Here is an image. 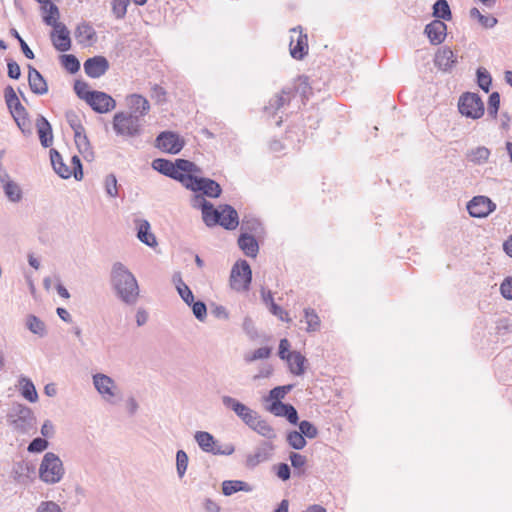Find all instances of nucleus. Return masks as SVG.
<instances>
[{"label": "nucleus", "instance_id": "nucleus-15", "mask_svg": "<svg viewBox=\"0 0 512 512\" xmlns=\"http://www.w3.org/2000/svg\"><path fill=\"white\" fill-rule=\"evenodd\" d=\"M95 112L103 114L115 108V100L105 92L93 91L86 102Z\"/></svg>", "mask_w": 512, "mask_h": 512}, {"label": "nucleus", "instance_id": "nucleus-58", "mask_svg": "<svg viewBox=\"0 0 512 512\" xmlns=\"http://www.w3.org/2000/svg\"><path fill=\"white\" fill-rule=\"evenodd\" d=\"M189 306L192 308V312L197 320L203 322L206 319L207 307L203 301L194 300Z\"/></svg>", "mask_w": 512, "mask_h": 512}, {"label": "nucleus", "instance_id": "nucleus-28", "mask_svg": "<svg viewBox=\"0 0 512 512\" xmlns=\"http://www.w3.org/2000/svg\"><path fill=\"white\" fill-rule=\"evenodd\" d=\"M239 248L248 257H256L259 251V245L253 235L241 233L238 238Z\"/></svg>", "mask_w": 512, "mask_h": 512}, {"label": "nucleus", "instance_id": "nucleus-25", "mask_svg": "<svg viewBox=\"0 0 512 512\" xmlns=\"http://www.w3.org/2000/svg\"><path fill=\"white\" fill-rule=\"evenodd\" d=\"M457 59L454 52L448 48L444 47L439 49L435 54V65L443 71L450 70L456 63Z\"/></svg>", "mask_w": 512, "mask_h": 512}, {"label": "nucleus", "instance_id": "nucleus-13", "mask_svg": "<svg viewBox=\"0 0 512 512\" xmlns=\"http://www.w3.org/2000/svg\"><path fill=\"white\" fill-rule=\"evenodd\" d=\"M290 54L294 59L301 60L308 53L307 35L302 33L300 27L290 30Z\"/></svg>", "mask_w": 512, "mask_h": 512}, {"label": "nucleus", "instance_id": "nucleus-60", "mask_svg": "<svg viewBox=\"0 0 512 512\" xmlns=\"http://www.w3.org/2000/svg\"><path fill=\"white\" fill-rule=\"evenodd\" d=\"M499 106H500L499 93L498 92L491 93L489 96V99H488V114L491 117L496 118L497 114H498Z\"/></svg>", "mask_w": 512, "mask_h": 512}, {"label": "nucleus", "instance_id": "nucleus-41", "mask_svg": "<svg viewBox=\"0 0 512 512\" xmlns=\"http://www.w3.org/2000/svg\"><path fill=\"white\" fill-rule=\"evenodd\" d=\"M191 204L194 208L201 209L203 221H205L206 218L209 217V214L212 213V210L214 208V205L211 202L207 201L202 193L195 194L192 197Z\"/></svg>", "mask_w": 512, "mask_h": 512}, {"label": "nucleus", "instance_id": "nucleus-44", "mask_svg": "<svg viewBox=\"0 0 512 512\" xmlns=\"http://www.w3.org/2000/svg\"><path fill=\"white\" fill-rule=\"evenodd\" d=\"M3 190L9 201L13 203H18L22 199V190L20 186L14 181L5 183Z\"/></svg>", "mask_w": 512, "mask_h": 512}, {"label": "nucleus", "instance_id": "nucleus-30", "mask_svg": "<svg viewBox=\"0 0 512 512\" xmlns=\"http://www.w3.org/2000/svg\"><path fill=\"white\" fill-rule=\"evenodd\" d=\"M50 160L54 171L64 179L72 175V170L63 162L61 154L55 150H50Z\"/></svg>", "mask_w": 512, "mask_h": 512}, {"label": "nucleus", "instance_id": "nucleus-23", "mask_svg": "<svg viewBox=\"0 0 512 512\" xmlns=\"http://www.w3.org/2000/svg\"><path fill=\"white\" fill-rule=\"evenodd\" d=\"M75 38L83 46H91L97 41V34L88 22L80 23L75 29Z\"/></svg>", "mask_w": 512, "mask_h": 512}, {"label": "nucleus", "instance_id": "nucleus-29", "mask_svg": "<svg viewBox=\"0 0 512 512\" xmlns=\"http://www.w3.org/2000/svg\"><path fill=\"white\" fill-rule=\"evenodd\" d=\"M13 119L15 120L19 129L23 132L30 131V121L27 117V111L25 107L19 103V105H15L12 109H9Z\"/></svg>", "mask_w": 512, "mask_h": 512}, {"label": "nucleus", "instance_id": "nucleus-22", "mask_svg": "<svg viewBox=\"0 0 512 512\" xmlns=\"http://www.w3.org/2000/svg\"><path fill=\"white\" fill-rule=\"evenodd\" d=\"M28 83L31 91L37 95L48 92V85L41 73L31 65H28Z\"/></svg>", "mask_w": 512, "mask_h": 512}, {"label": "nucleus", "instance_id": "nucleus-7", "mask_svg": "<svg viewBox=\"0 0 512 512\" xmlns=\"http://www.w3.org/2000/svg\"><path fill=\"white\" fill-rule=\"evenodd\" d=\"M252 279V271L246 260L238 261L234 264L230 274L231 288L236 291H246Z\"/></svg>", "mask_w": 512, "mask_h": 512}, {"label": "nucleus", "instance_id": "nucleus-20", "mask_svg": "<svg viewBox=\"0 0 512 512\" xmlns=\"http://www.w3.org/2000/svg\"><path fill=\"white\" fill-rule=\"evenodd\" d=\"M267 410L277 417H285L291 424H297L299 417L295 407L283 402H272Z\"/></svg>", "mask_w": 512, "mask_h": 512}, {"label": "nucleus", "instance_id": "nucleus-11", "mask_svg": "<svg viewBox=\"0 0 512 512\" xmlns=\"http://www.w3.org/2000/svg\"><path fill=\"white\" fill-rule=\"evenodd\" d=\"M221 401L222 404L226 408L231 409L243 421L245 425L248 427L252 426L251 423L258 413L257 411L251 409L247 405L228 395L222 396Z\"/></svg>", "mask_w": 512, "mask_h": 512}, {"label": "nucleus", "instance_id": "nucleus-57", "mask_svg": "<svg viewBox=\"0 0 512 512\" xmlns=\"http://www.w3.org/2000/svg\"><path fill=\"white\" fill-rule=\"evenodd\" d=\"M49 446V442L42 437L34 438L28 445L27 450L30 453H40L46 450Z\"/></svg>", "mask_w": 512, "mask_h": 512}, {"label": "nucleus", "instance_id": "nucleus-31", "mask_svg": "<svg viewBox=\"0 0 512 512\" xmlns=\"http://www.w3.org/2000/svg\"><path fill=\"white\" fill-rule=\"evenodd\" d=\"M290 101V91L283 89L280 94L275 95L269 100L264 110L269 115H275L280 108Z\"/></svg>", "mask_w": 512, "mask_h": 512}, {"label": "nucleus", "instance_id": "nucleus-33", "mask_svg": "<svg viewBox=\"0 0 512 512\" xmlns=\"http://www.w3.org/2000/svg\"><path fill=\"white\" fill-rule=\"evenodd\" d=\"M18 382L21 395L29 402L35 403L38 400V393L33 382L26 376H21Z\"/></svg>", "mask_w": 512, "mask_h": 512}, {"label": "nucleus", "instance_id": "nucleus-34", "mask_svg": "<svg viewBox=\"0 0 512 512\" xmlns=\"http://www.w3.org/2000/svg\"><path fill=\"white\" fill-rule=\"evenodd\" d=\"M74 141L78 151L83 155L85 159L89 160L93 158L92 147L85 133V130L74 133Z\"/></svg>", "mask_w": 512, "mask_h": 512}, {"label": "nucleus", "instance_id": "nucleus-56", "mask_svg": "<svg viewBox=\"0 0 512 512\" xmlns=\"http://www.w3.org/2000/svg\"><path fill=\"white\" fill-rule=\"evenodd\" d=\"M299 431L302 433L304 438L307 437L309 439H313L318 435L317 428L307 420H303L299 423Z\"/></svg>", "mask_w": 512, "mask_h": 512}, {"label": "nucleus", "instance_id": "nucleus-42", "mask_svg": "<svg viewBox=\"0 0 512 512\" xmlns=\"http://www.w3.org/2000/svg\"><path fill=\"white\" fill-rule=\"evenodd\" d=\"M43 11V22L48 26L56 25L57 23H60L58 21L60 17V12L58 7L53 3L50 2L47 4L46 8H41Z\"/></svg>", "mask_w": 512, "mask_h": 512}, {"label": "nucleus", "instance_id": "nucleus-47", "mask_svg": "<svg viewBox=\"0 0 512 512\" xmlns=\"http://www.w3.org/2000/svg\"><path fill=\"white\" fill-rule=\"evenodd\" d=\"M62 66L71 74L76 73L80 69L79 60L72 54H63L60 56Z\"/></svg>", "mask_w": 512, "mask_h": 512}, {"label": "nucleus", "instance_id": "nucleus-51", "mask_svg": "<svg viewBox=\"0 0 512 512\" xmlns=\"http://www.w3.org/2000/svg\"><path fill=\"white\" fill-rule=\"evenodd\" d=\"M65 118L74 133H77L79 131H84L85 128L82 125L81 119L75 111H73V110L67 111L65 113Z\"/></svg>", "mask_w": 512, "mask_h": 512}, {"label": "nucleus", "instance_id": "nucleus-32", "mask_svg": "<svg viewBox=\"0 0 512 512\" xmlns=\"http://www.w3.org/2000/svg\"><path fill=\"white\" fill-rule=\"evenodd\" d=\"M194 439L204 452L214 453L218 441L212 434L206 431H197L194 435Z\"/></svg>", "mask_w": 512, "mask_h": 512}, {"label": "nucleus", "instance_id": "nucleus-64", "mask_svg": "<svg viewBox=\"0 0 512 512\" xmlns=\"http://www.w3.org/2000/svg\"><path fill=\"white\" fill-rule=\"evenodd\" d=\"M501 295L507 299L512 300V277H506L500 285Z\"/></svg>", "mask_w": 512, "mask_h": 512}, {"label": "nucleus", "instance_id": "nucleus-2", "mask_svg": "<svg viewBox=\"0 0 512 512\" xmlns=\"http://www.w3.org/2000/svg\"><path fill=\"white\" fill-rule=\"evenodd\" d=\"M7 422L12 430L20 435H32L37 430V418L33 410L20 403L12 405L7 414Z\"/></svg>", "mask_w": 512, "mask_h": 512}, {"label": "nucleus", "instance_id": "nucleus-49", "mask_svg": "<svg viewBox=\"0 0 512 512\" xmlns=\"http://www.w3.org/2000/svg\"><path fill=\"white\" fill-rule=\"evenodd\" d=\"M271 354V348L261 347L252 352L245 353L244 360L247 363H251L261 359H267Z\"/></svg>", "mask_w": 512, "mask_h": 512}, {"label": "nucleus", "instance_id": "nucleus-14", "mask_svg": "<svg viewBox=\"0 0 512 512\" xmlns=\"http://www.w3.org/2000/svg\"><path fill=\"white\" fill-rule=\"evenodd\" d=\"M496 209V204L486 196H475L467 204V210L472 217L484 218Z\"/></svg>", "mask_w": 512, "mask_h": 512}, {"label": "nucleus", "instance_id": "nucleus-54", "mask_svg": "<svg viewBox=\"0 0 512 512\" xmlns=\"http://www.w3.org/2000/svg\"><path fill=\"white\" fill-rule=\"evenodd\" d=\"M104 187L106 194L109 197L115 198L118 196V183L114 174H108L104 180Z\"/></svg>", "mask_w": 512, "mask_h": 512}, {"label": "nucleus", "instance_id": "nucleus-52", "mask_svg": "<svg viewBox=\"0 0 512 512\" xmlns=\"http://www.w3.org/2000/svg\"><path fill=\"white\" fill-rule=\"evenodd\" d=\"M476 74L479 87L486 93L489 92L492 83V78L489 72L484 68H478Z\"/></svg>", "mask_w": 512, "mask_h": 512}, {"label": "nucleus", "instance_id": "nucleus-48", "mask_svg": "<svg viewBox=\"0 0 512 512\" xmlns=\"http://www.w3.org/2000/svg\"><path fill=\"white\" fill-rule=\"evenodd\" d=\"M287 442L295 450H301L306 446V440L302 433L296 430L290 431L287 434Z\"/></svg>", "mask_w": 512, "mask_h": 512}, {"label": "nucleus", "instance_id": "nucleus-24", "mask_svg": "<svg viewBox=\"0 0 512 512\" xmlns=\"http://www.w3.org/2000/svg\"><path fill=\"white\" fill-rule=\"evenodd\" d=\"M137 227V238L149 247H155L157 245L156 237L151 232L150 223L145 219L135 220Z\"/></svg>", "mask_w": 512, "mask_h": 512}, {"label": "nucleus", "instance_id": "nucleus-36", "mask_svg": "<svg viewBox=\"0 0 512 512\" xmlns=\"http://www.w3.org/2000/svg\"><path fill=\"white\" fill-rule=\"evenodd\" d=\"M289 356L290 357L286 361L289 365L290 372L297 376L302 375L304 373L306 358L297 351H292Z\"/></svg>", "mask_w": 512, "mask_h": 512}, {"label": "nucleus", "instance_id": "nucleus-38", "mask_svg": "<svg viewBox=\"0 0 512 512\" xmlns=\"http://www.w3.org/2000/svg\"><path fill=\"white\" fill-rule=\"evenodd\" d=\"M173 281L176 285V289L181 299L189 306L194 301V295L188 285L184 283L180 274L173 276Z\"/></svg>", "mask_w": 512, "mask_h": 512}, {"label": "nucleus", "instance_id": "nucleus-61", "mask_svg": "<svg viewBox=\"0 0 512 512\" xmlns=\"http://www.w3.org/2000/svg\"><path fill=\"white\" fill-rule=\"evenodd\" d=\"M242 328L246 335L249 337V339L255 340L258 338V331L255 327L253 320L250 317L244 318Z\"/></svg>", "mask_w": 512, "mask_h": 512}, {"label": "nucleus", "instance_id": "nucleus-37", "mask_svg": "<svg viewBox=\"0 0 512 512\" xmlns=\"http://www.w3.org/2000/svg\"><path fill=\"white\" fill-rule=\"evenodd\" d=\"M433 16L435 20L450 21L452 19V12L447 0H437L433 4Z\"/></svg>", "mask_w": 512, "mask_h": 512}, {"label": "nucleus", "instance_id": "nucleus-55", "mask_svg": "<svg viewBox=\"0 0 512 512\" xmlns=\"http://www.w3.org/2000/svg\"><path fill=\"white\" fill-rule=\"evenodd\" d=\"M129 3V0H112V12L117 19L125 17Z\"/></svg>", "mask_w": 512, "mask_h": 512}, {"label": "nucleus", "instance_id": "nucleus-62", "mask_svg": "<svg viewBox=\"0 0 512 512\" xmlns=\"http://www.w3.org/2000/svg\"><path fill=\"white\" fill-rule=\"evenodd\" d=\"M4 97L8 109H12L15 105H19L20 101L16 95L15 90L12 86H7L4 90Z\"/></svg>", "mask_w": 512, "mask_h": 512}, {"label": "nucleus", "instance_id": "nucleus-53", "mask_svg": "<svg viewBox=\"0 0 512 512\" xmlns=\"http://www.w3.org/2000/svg\"><path fill=\"white\" fill-rule=\"evenodd\" d=\"M292 389V385L277 386L269 392L267 401L282 402L286 394Z\"/></svg>", "mask_w": 512, "mask_h": 512}, {"label": "nucleus", "instance_id": "nucleus-1", "mask_svg": "<svg viewBox=\"0 0 512 512\" xmlns=\"http://www.w3.org/2000/svg\"><path fill=\"white\" fill-rule=\"evenodd\" d=\"M110 280L116 296L126 305L133 306L139 298V286L132 272L121 262L111 268Z\"/></svg>", "mask_w": 512, "mask_h": 512}, {"label": "nucleus", "instance_id": "nucleus-5", "mask_svg": "<svg viewBox=\"0 0 512 512\" xmlns=\"http://www.w3.org/2000/svg\"><path fill=\"white\" fill-rule=\"evenodd\" d=\"M207 226L220 225L227 230L235 229L239 224L237 211L230 205H220L213 208L212 213L204 221Z\"/></svg>", "mask_w": 512, "mask_h": 512}, {"label": "nucleus", "instance_id": "nucleus-59", "mask_svg": "<svg viewBox=\"0 0 512 512\" xmlns=\"http://www.w3.org/2000/svg\"><path fill=\"white\" fill-rule=\"evenodd\" d=\"M74 91L80 99H83L86 102H87V99H89L90 94L93 93V91L89 90V85L82 80L75 81Z\"/></svg>", "mask_w": 512, "mask_h": 512}, {"label": "nucleus", "instance_id": "nucleus-18", "mask_svg": "<svg viewBox=\"0 0 512 512\" xmlns=\"http://www.w3.org/2000/svg\"><path fill=\"white\" fill-rule=\"evenodd\" d=\"M424 34L432 45H439L447 36V25L441 20H433L425 26Z\"/></svg>", "mask_w": 512, "mask_h": 512}, {"label": "nucleus", "instance_id": "nucleus-46", "mask_svg": "<svg viewBox=\"0 0 512 512\" xmlns=\"http://www.w3.org/2000/svg\"><path fill=\"white\" fill-rule=\"evenodd\" d=\"M26 326L32 333L40 337H43L46 334L44 322L34 315L28 316Z\"/></svg>", "mask_w": 512, "mask_h": 512}, {"label": "nucleus", "instance_id": "nucleus-40", "mask_svg": "<svg viewBox=\"0 0 512 512\" xmlns=\"http://www.w3.org/2000/svg\"><path fill=\"white\" fill-rule=\"evenodd\" d=\"M31 468L27 463L18 462L13 468V478L17 483L27 484L30 479Z\"/></svg>", "mask_w": 512, "mask_h": 512}, {"label": "nucleus", "instance_id": "nucleus-35", "mask_svg": "<svg viewBox=\"0 0 512 512\" xmlns=\"http://www.w3.org/2000/svg\"><path fill=\"white\" fill-rule=\"evenodd\" d=\"M239 491H245L250 492L251 487L248 483L241 481V480H226L222 483V493L225 496H231L232 494L239 492Z\"/></svg>", "mask_w": 512, "mask_h": 512}, {"label": "nucleus", "instance_id": "nucleus-21", "mask_svg": "<svg viewBox=\"0 0 512 512\" xmlns=\"http://www.w3.org/2000/svg\"><path fill=\"white\" fill-rule=\"evenodd\" d=\"M127 105L131 114H136L142 119L150 110L149 101L140 94H131L126 97Z\"/></svg>", "mask_w": 512, "mask_h": 512}, {"label": "nucleus", "instance_id": "nucleus-19", "mask_svg": "<svg viewBox=\"0 0 512 512\" xmlns=\"http://www.w3.org/2000/svg\"><path fill=\"white\" fill-rule=\"evenodd\" d=\"M109 69V62L103 56H94L84 62V71L91 78L103 76Z\"/></svg>", "mask_w": 512, "mask_h": 512}, {"label": "nucleus", "instance_id": "nucleus-9", "mask_svg": "<svg viewBox=\"0 0 512 512\" xmlns=\"http://www.w3.org/2000/svg\"><path fill=\"white\" fill-rule=\"evenodd\" d=\"M92 383L104 401L110 404L115 403V398L118 396V386L110 376L96 373L92 376Z\"/></svg>", "mask_w": 512, "mask_h": 512}, {"label": "nucleus", "instance_id": "nucleus-8", "mask_svg": "<svg viewBox=\"0 0 512 512\" xmlns=\"http://www.w3.org/2000/svg\"><path fill=\"white\" fill-rule=\"evenodd\" d=\"M458 108L462 115L472 119H478L484 114V104L476 93H464L459 98Z\"/></svg>", "mask_w": 512, "mask_h": 512}, {"label": "nucleus", "instance_id": "nucleus-6", "mask_svg": "<svg viewBox=\"0 0 512 512\" xmlns=\"http://www.w3.org/2000/svg\"><path fill=\"white\" fill-rule=\"evenodd\" d=\"M186 180V184L184 185L186 189L193 192H201L206 197L218 198L222 193V188L219 183L210 178L189 175Z\"/></svg>", "mask_w": 512, "mask_h": 512}, {"label": "nucleus", "instance_id": "nucleus-45", "mask_svg": "<svg viewBox=\"0 0 512 512\" xmlns=\"http://www.w3.org/2000/svg\"><path fill=\"white\" fill-rule=\"evenodd\" d=\"M304 319L307 324L306 330L308 332H314L320 328V318L314 309L306 308L304 310Z\"/></svg>", "mask_w": 512, "mask_h": 512}, {"label": "nucleus", "instance_id": "nucleus-10", "mask_svg": "<svg viewBox=\"0 0 512 512\" xmlns=\"http://www.w3.org/2000/svg\"><path fill=\"white\" fill-rule=\"evenodd\" d=\"M155 146L165 153L178 154L184 147V140L175 132L163 131L157 137Z\"/></svg>", "mask_w": 512, "mask_h": 512}, {"label": "nucleus", "instance_id": "nucleus-16", "mask_svg": "<svg viewBox=\"0 0 512 512\" xmlns=\"http://www.w3.org/2000/svg\"><path fill=\"white\" fill-rule=\"evenodd\" d=\"M53 28L50 37L53 46L60 52H66L71 48L70 32L64 23H57Z\"/></svg>", "mask_w": 512, "mask_h": 512}, {"label": "nucleus", "instance_id": "nucleus-17", "mask_svg": "<svg viewBox=\"0 0 512 512\" xmlns=\"http://www.w3.org/2000/svg\"><path fill=\"white\" fill-rule=\"evenodd\" d=\"M152 168L167 177L179 181L183 186L186 184V178L189 176L184 173H177L174 162L163 158L153 160Z\"/></svg>", "mask_w": 512, "mask_h": 512}, {"label": "nucleus", "instance_id": "nucleus-50", "mask_svg": "<svg viewBox=\"0 0 512 512\" xmlns=\"http://www.w3.org/2000/svg\"><path fill=\"white\" fill-rule=\"evenodd\" d=\"M188 455L184 450H178L176 453V471L180 479H182L186 473L188 467Z\"/></svg>", "mask_w": 512, "mask_h": 512}, {"label": "nucleus", "instance_id": "nucleus-27", "mask_svg": "<svg viewBox=\"0 0 512 512\" xmlns=\"http://www.w3.org/2000/svg\"><path fill=\"white\" fill-rule=\"evenodd\" d=\"M251 425L252 426H249V428L262 437H265L269 440L276 438V432L274 428L265 419H263L259 413H257L255 419H253Z\"/></svg>", "mask_w": 512, "mask_h": 512}, {"label": "nucleus", "instance_id": "nucleus-39", "mask_svg": "<svg viewBox=\"0 0 512 512\" xmlns=\"http://www.w3.org/2000/svg\"><path fill=\"white\" fill-rule=\"evenodd\" d=\"M490 156V150L485 146H479L471 149L467 153V158L470 162L476 165L484 164L488 161Z\"/></svg>", "mask_w": 512, "mask_h": 512}, {"label": "nucleus", "instance_id": "nucleus-63", "mask_svg": "<svg viewBox=\"0 0 512 512\" xmlns=\"http://www.w3.org/2000/svg\"><path fill=\"white\" fill-rule=\"evenodd\" d=\"M35 512H63L61 507L54 501H42L37 506Z\"/></svg>", "mask_w": 512, "mask_h": 512}, {"label": "nucleus", "instance_id": "nucleus-43", "mask_svg": "<svg viewBox=\"0 0 512 512\" xmlns=\"http://www.w3.org/2000/svg\"><path fill=\"white\" fill-rule=\"evenodd\" d=\"M242 233L260 234L263 230L261 222L254 217L245 216L241 224Z\"/></svg>", "mask_w": 512, "mask_h": 512}, {"label": "nucleus", "instance_id": "nucleus-12", "mask_svg": "<svg viewBox=\"0 0 512 512\" xmlns=\"http://www.w3.org/2000/svg\"><path fill=\"white\" fill-rule=\"evenodd\" d=\"M274 452V445L271 442H261L258 444L253 452L247 454L245 458V466L253 469L259 464L268 461Z\"/></svg>", "mask_w": 512, "mask_h": 512}, {"label": "nucleus", "instance_id": "nucleus-3", "mask_svg": "<svg viewBox=\"0 0 512 512\" xmlns=\"http://www.w3.org/2000/svg\"><path fill=\"white\" fill-rule=\"evenodd\" d=\"M62 460L53 452H47L39 466V478L46 484L59 483L64 477Z\"/></svg>", "mask_w": 512, "mask_h": 512}, {"label": "nucleus", "instance_id": "nucleus-4", "mask_svg": "<svg viewBox=\"0 0 512 512\" xmlns=\"http://www.w3.org/2000/svg\"><path fill=\"white\" fill-rule=\"evenodd\" d=\"M142 122L136 114L118 112L113 117V129L117 135L136 137L142 132Z\"/></svg>", "mask_w": 512, "mask_h": 512}, {"label": "nucleus", "instance_id": "nucleus-26", "mask_svg": "<svg viewBox=\"0 0 512 512\" xmlns=\"http://www.w3.org/2000/svg\"><path fill=\"white\" fill-rule=\"evenodd\" d=\"M37 131L41 145L48 148L53 143L52 127L49 121L42 115L37 118L36 122Z\"/></svg>", "mask_w": 512, "mask_h": 512}]
</instances>
